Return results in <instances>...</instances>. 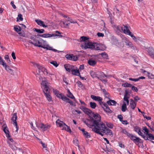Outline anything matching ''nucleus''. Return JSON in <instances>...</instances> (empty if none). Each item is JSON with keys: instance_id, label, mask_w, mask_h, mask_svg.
Masks as SVG:
<instances>
[{"instance_id": "nucleus-1", "label": "nucleus", "mask_w": 154, "mask_h": 154, "mask_svg": "<svg viewBox=\"0 0 154 154\" xmlns=\"http://www.w3.org/2000/svg\"><path fill=\"white\" fill-rule=\"evenodd\" d=\"M91 120L92 124H90L89 119L85 120L83 122L88 127L91 128L94 132L101 136L103 135V133L110 136L112 135V131L107 128L105 124L101 121V119H94V118H91Z\"/></svg>"}, {"instance_id": "nucleus-2", "label": "nucleus", "mask_w": 154, "mask_h": 154, "mask_svg": "<svg viewBox=\"0 0 154 154\" xmlns=\"http://www.w3.org/2000/svg\"><path fill=\"white\" fill-rule=\"evenodd\" d=\"M41 84L42 88L43 90V92L47 99L49 101H51L52 97L50 94L49 91H48L49 86L48 82L45 78H44L42 80Z\"/></svg>"}, {"instance_id": "nucleus-3", "label": "nucleus", "mask_w": 154, "mask_h": 154, "mask_svg": "<svg viewBox=\"0 0 154 154\" xmlns=\"http://www.w3.org/2000/svg\"><path fill=\"white\" fill-rule=\"evenodd\" d=\"M32 63L33 65L35 67H37L38 69V72H36L37 74H35L36 79L38 81H41L43 79L42 77L39 74L40 71L42 72L45 74L46 73L47 75L48 73L47 71V70L44 67L40 66L38 63Z\"/></svg>"}, {"instance_id": "nucleus-4", "label": "nucleus", "mask_w": 154, "mask_h": 154, "mask_svg": "<svg viewBox=\"0 0 154 154\" xmlns=\"http://www.w3.org/2000/svg\"><path fill=\"white\" fill-rule=\"evenodd\" d=\"M83 112L86 114L88 115L90 118H94V119L97 118L98 119H101V117L100 115L98 113L94 114L91 109L86 108Z\"/></svg>"}, {"instance_id": "nucleus-5", "label": "nucleus", "mask_w": 154, "mask_h": 154, "mask_svg": "<svg viewBox=\"0 0 154 154\" xmlns=\"http://www.w3.org/2000/svg\"><path fill=\"white\" fill-rule=\"evenodd\" d=\"M94 43H92L88 41L84 42L81 45V47L85 49L90 48L94 50Z\"/></svg>"}, {"instance_id": "nucleus-6", "label": "nucleus", "mask_w": 154, "mask_h": 154, "mask_svg": "<svg viewBox=\"0 0 154 154\" xmlns=\"http://www.w3.org/2000/svg\"><path fill=\"white\" fill-rule=\"evenodd\" d=\"M94 50H100L103 51L106 49V47L105 45L101 44H98L97 43H94Z\"/></svg>"}, {"instance_id": "nucleus-7", "label": "nucleus", "mask_w": 154, "mask_h": 154, "mask_svg": "<svg viewBox=\"0 0 154 154\" xmlns=\"http://www.w3.org/2000/svg\"><path fill=\"white\" fill-rule=\"evenodd\" d=\"M38 38H39L36 35L31 36L30 38L31 40H29V42L36 46Z\"/></svg>"}, {"instance_id": "nucleus-8", "label": "nucleus", "mask_w": 154, "mask_h": 154, "mask_svg": "<svg viewBox=\"0 0 154 154\" xmlns=\"http://www.w3.org/2000/svg\"><path fill=\"white\" fill-rule=\"evenodd\" d=\"M134 131L140 135L145 140H147L148 139L146 136H144V134L141 132L140 128L138 126H136L134 127Z\"/></svg>"}, {"instance_id": "nucleus-9", "label": "nucleus", "mask_w": 154, "mask_h": 154, "mask_svg": "<svg viewBox=\"0 0 154 154\" xmlns=\"http://www.w3.org/2000/svg\"><path fill=\"white\" fill-rule=\"evenodd\" d=\"M17 118V116L16 113H14L12 117L11 118V120L13 122V124L15 126L16 130L15 131L17 133V131L18 130V126L17 125V123L16 122V119Z\"/></svg>"}, {"instance_id": "nucleus-10", "label": "nucleus", "mask_w": 154, "mask_h": 154, "mask_svg": "<svg viewBox=\"0 0 154 154\" xmlns=\"http://www.w3.org/2000/svg\"><path fill=\"white\" fill-rule=\"evenodd\" d=\"M101 106L106 113H110L112 112V111L106 103L103 102H101Z\"/></svg>"}, {"instance_id": "nucleus-11", "label": "nucleus", "mask_w": 154, "mask_h": 154, "mask_svg": "<svg viewBox=\"0 0 154 154\" xmlns=\"http://www.w3.org/2000/svg\"><path fill=\"white\" fill-rule=\"evenodd\" d=\"M36 126L38 128L42 129L43 131H45L50 127V126L48 125H44L43 123L36 124Z\"/></svg>"}, {"instance_id": "nucleus-12", "label": "nucleus", "mask_w": 154, "mask_h": 154, "mask_svg": "<svg viewBox=\"0 0 154 154\" xmlns=\"http://www.w3.org/2000/svg\"><path fill=\"white\" fill-rule=\"evenodd\" d=\"M46 41L41 38H39L36 46L43 48L45 44H46Z\"/></svg>"}, {"instance_id": "nucleus-13", "label": "nucleus", "mask_w": 154, "mask_h": 154, "mask_svg": "<svg viewBox=\"0 0 154 154\" xmlns=\"http://www.w3.org/2000/svg\"><path fill=\"white\" fill-rule=\"evenodd\" d=\"M90 97L93 100L99 102L100 105L102 104L101 102H102V98L99 96H96L94 95H91Z\"/></svg>"}, {"instance_id": "nucleus-14", "label": "nucleus", "mask_w": 154, "mask_h": 154, "mask_svg": "<svg viewBox=\"0 0 154 154\" xmlns=\"http://www.w3.org/2000/svg\"><path fill=\"white\" fill-rule=\"evenodd\" d=\"M78 128L79 130L82 131V133L83 136L86 138H89L91 137V135L87 131H85L84 128L81 129L80 127H79Z\"/></svg>"}, {"instance_id": "nucleus-15", "label": "nucleus", "mask_w": 154, "mask_h": 154, "mask_svg": "<svg viewBox=\"0 0 154 154\" xmlns=\"http://www.w3.org/2000/svg\"><path fill=\"white\" fill-rule=\"evenodd\" d=\"M43 48L47 50H52L55 52H59V51L57 50L56 49L53 48L52 47L48 45H47L46 43V44H45Z\"/></svg>"}, {"instance_id": "nucleus-16", "label": "nucleus", "mask_w": 154, "mask_h": 154, "mask_svg": "<svg viewBox=\"0 0 154 154\" xmlns=\"http://www.w3.org/2000/svg\"><path fill=\"white\" fill-rule=\"evenodd\" d=\"M128 92L126 91H125V94L124 96V97L123 98L124 102H126L127 103V105H128L129 103V100L128 99L129 98V97L128 96Z\"/></svg>"}, {"instance_id": "nucleus-17", "label": "nucleus", "mask_w": 154, "mask_h": 154, "mask_svg": "<svg viewBox=\"0 0 154 154\" xmlns=\"http://www.w3.org/2000/svg\"><path fill=\"white\" fill-rule=\"evenodd\" d=\"M148 52L149 56L154 59V49L152 48H149L148 49Z\"/></svg>"}, {"instance_id": "nucleus-18", "label": "nucleus", "mask_w": 154, "mask_h": 154, "mask_svg": "<svg viewBox=\"0 0 154 154\" xmlns=\"http://www.w3.org/2000/svg\"><path fill=\"white\" fill-rule=\"evenodd\" d=\"M64 67L66 71L70 72L71 71L74 66L69 64H65L64 65Z\"/></svg>"}, {"instance_id": "nucleus-19", "label": "nucleus", "mask_w": 154, "mask_h": 154, "mask_svg": "<svg viewBox=\"0 0 154 154\" xmlns=\"http://www.w3.org/2000/svg\"><path fill=\"white\" fill-rule=\"evenodd\" d=\"M35 22L37 24L39 25L40 26H42L43 27H47L48 26L46 25L45 24L44 22L40 20L36 19L35 20Z\"/></svg>"}, {"instance_id": "nucleus-20", "label": "nucleus", "mask_w": 154, "mask_h": 154, "mask_svg": "<svg viewBox=\"0 0 154 154\" xmlns=\"http://www.w3.org/2000/svg\"><path fill=\"white\" fill-rule=\"evenodd\" d=\"M4 67H5V69L11 75H14V72L13 70L9 66L7 65H5Z\"/></svg>"}, {"instance_id": "nucleus-21", "label": "nucleus", "mask_w": 154, "mask_h": 154, "mask_svg": "<svg viewBox=\"0 0 154 154\" xmlns=\"http://www.w3.org/2000/svg\"><path fill=\"white\" fill-rule=\"evenodd\" d=\"M130 106L131 109H132L133 110L134 109L135 107L136 106V103L135 102V101L133 100L132 99H130Z\"/></svg>"}, {"instance_id": "nucleus-22", "label": "nucleus", "mask_w": 154, "mask_h": 154, "mask_svg": "<svg viewBox=\"0 0 154 154\" xmlns=\"http://www.w3.org/2000/svg\"><path fill=\"white\" fill-rule=\"evenodd\" d=\"M129 27H128L127 25H123V27H121V29L123 31V32L125 34H127L128 31H129Z\"/></svg>"}, {"instance_id": "nucleus-23", "label": "nucleus", "mask_w": 154, "mask_h": 154, "mask_svg": "<svg viewBox=\"0 0 154 154\" xmlns=\"http://www.w3.org/2000/svg\"><path fill=\"white\" fill-rule=\"evenodd\" d=\"M59 35L56 34H48L45 33L43 34V38H50L52 37H54L56 36H58Z\"/></svg>"}, {"instance_id": "nucleus-24", "label": "nucleus", "mask_w": 154, "mask_h": 154, "mask_svg": "<svg viewBox=\"0 0 154 154\" xmlns=\"http://www.w3.org/2000/svg\"><path fill=\"white\" fill-rule=\"evenodd\" d=\"M71 72H72V73L73 75L79 76L80 75L79 70L75 69L74 67L73 68Z\"/></svg>"}, {"instance_id": "nucleus-25", "label": "nucleus", "mask_w": 154, "mask_h": 154, "mask_svg": "<svg viewBox=\"0 0 154 154\" xmlns=\"http://www.w3.org/2000/svg\"><path fill=\"white\" fill-rule=\"evenodd\" d=\"M3 127L4 128L3 129V131L6 134L7 137H10V136L9 133V131L7 127V126H4V125H3Z\"/></svg>"}, {"instance_id": "nucleus-26", "label": "nucleus", "mask_w": 154, "mask_h": 154, "mask_svg": "<svg viewBox=\"0 0 154 154\" xmlns=\"http://www.w3.org/2000/svg\"><path fill=\"white\" fill-rule=\"evenodd\" d=\"M71 19L69 17H68L65 20L63 21V24L66 26H68L70 24L69 22H70V20Z\"/></svg>"}, {"instance_id": "nucleus-27", "label": "nucleus", "mask_w": 154, "mask_h": 154, "mask_svg": "<svg viewBox=\"0 0 154 154\" xmlns=\"http://www.w3.org/2000/svg\"><path fill=\"white\" fill-rule=\"evenodd\" d=\"M88 63L90 65L94 66L96 64L97 62L92 59H90L88 60Z\"/></svg>"}, {"instance_id": "nucleus-28", "label": "nucleus", "mask_w": 154, "mask_h": 154, "mask_svg": "<svg viewBox=\"0 0 154 154\" xmlns=\"http://www.w3.org/2000/svg\"><path fill=\"white\" fill-rule=\"evenodd\" d=\"M125 43L127 45H128L129 47L131 48H134V47L133 45L131 42H130L128 40L126 39L125 42Z\"/></svg>"}, {"instance_id": "nucleus-29", "label": "nucleus", "mask_w": 154, "mask_h": 154, "mask_svg": "<svg viewBox=\"0 0 154 154\" xmlns=\"http://www.w3.org/2000/svg\"><path fill=\"white\" fill-rule=\"evenodd\" d=\"M121 132L122 134L126 135L127 136L129 137L130 136L131 134L129 133L125 129L122 128L121 131Z\"/></svg>"}, {"instance_id": "nucleus-30", "label": "nucleus", "mask_w": 154, "mask_h": 154, "mask_svg": "<svg viewBox=\"0 0 154 154\" xmlns=\"http://www.w3.org/2000/svg\"><path fill=\"white\" fill-rule=\"evenodd\" d=\"M106 103L109 105H116V102L114 100H110L107 101Z\"/></svg>"}, {"instance_id": "nucleus-31", "label": "nucleus", "mask_w": 154, "mask_h": 154, "mask_svg": "<svg viewBox=\"0 0 154 154\" xmlns=\"http://www.w3.org/2000/svg\"><path fill=\"white\" fill-rule=\"evenodd\" d=\"M34 31H35L39 33H43L45 32L44 29H39L35 28H34L33 29Z\"/></svg>"}, {"instance_id": "nucleus-32", "label": "nucleus", "mask_w": 154, "mask_h": 154, "mask_svg": "<svg viewBox=\"0 0 154 154\" xmlns=\"http://www.w3.org/2000/svg\"><path fill=\"white\" fill-rule=\"evenodd\" d=\"M56 123L57 125H58L60 127L62 126L63 127V122L60 121L59 119H58L56 122Z\"/></svg>"}, {"instance_id": "nucleus-33", "label": "nucleus", "mask_w": 154, "mask_h": 154, "mask_svg": "<svg viewBox=\"0 0 154 154\" xmlns=\"http://www.w3.org/2000/svg\"><path fill=\"white\" fill-rule=\"evenodd\" d=\"M62 129H65L68 132H70L71 130L69 127H68L65 123H63V127Z\"/></svg>"}, {"instance_id": "nucleus-34", "label": "nucleus", "mask_w": 154, "mask_h": 154, "mask_svg": "<svg viewBox=\"0 0 154 154\" xmlns=\"http://www.w3.org/2000/svg\"><path fill=\"white\" fill-rule=\"evenodd\" d=\"M102 91H103V92L105 97L109 99V93H108V92H106V90L105 89H102Z\"/></svg>"}, {"instance_id": "nucleus-35", "label": "nucleus", "mask_w": 154, "mask_h": 154, "mask_svg": "<svg viewBox=\"0 0 154 154\" xmlns=\"http://www.w3.org/2000/svg\"><path fill=\"white\" fill-rule=\"evenodd\" d=\"M68 94H67V96L73 99H75V97L70 92L69 89L67 90Z\"/></svg>"}, {"instance_id": "nucleus-36", "label": "nucleus", "mask_w": 154, "mask_h": 154, "mask_svg": "<svg viewBox=\"0 0 154 154\" xmlns=\"http://www.w3.org/2000/svg\"><path fill=\"white\" fill-rule=\"evenodd\" d=\"M127 109L126 104L124 102L123 103L122 106V110L123 112H125Z\"/></svg>"}, {"instance_id": "nucleus-37", "label": "nucleus", "mask_w": 154, "mask_h": 154, "mask_svg": "<svg viewBox=\"0 0 154 154\" xmlns=\"http://www.w3.org/2000/svg\"><path fill=\"white\" fill-rule=\"evenodd\" d=\"M144 136L147 137L148 139L147 140H148V138L151 140H154V136L151 134L148 133V134H147V135H144Z\"/></svg>"}, {"instance_id": "nucleus-38", "label": "nucleus", "mask_w": 154, "mask_h": 154, "mask_svg": "<svg viewBox=\"0 0 154 154\" xmlns=\"http://www.w3.org/2000/svg\"><path fill=\"white\" fill-rule=\"evenodd\" d=\"M90 106L91 108L94 109L97 106V104L94 102H90Z\"/></svg>"}, {"instance_id": "nucleus-39", "label": "nucleus", "mask_w": 154, "mask_h": 154, "mask_svg": "<svg viewBox=\"0 0 154 154\" xmlns=\"http://www.w3.org/2000/svg\"><path fill=\"white\" fill-rule=\"evenodd\" d=\"M14 29L15 31H16L17 32H20L21 30V28L20 27L18 26H14Z\"/></svg>"}, {"instance_id": "nucleus-40", "label": "nucleus", "mask_w": 154, "mask_h": 154, "mask_svg": "<svg viewBox=\"0 0 154 154\" xmlns=\"http://www.w3.org/2000/svg\"><path fill=\"white\" fill-rule=\"evenodd\" d=\"M56 96L59 98L61 99L62 100H63V99L65 96L62 95L61 93H59L56 95Z\"/></svg>"}, {"instance_id": "nucleus-41", "label": "nucleus", "mask_w": 154, "mask_h": 154, "mask_svg": "<svg viewBox=\"0 0 154 154\" xmlns=\"http://www.w3.org/2000/svg\"><path fill=\"white\" fill-rule=\"evenodd\" d=\"M17 21H18L19 20L20 21H22L23 20V18L22 17V15L21 14H19L18 15V17L17 18Z\"/></svg>"}, {"instance_id": "nucleus-42", "label": "nucleus", "mask_w": 154, "mask_h": 154, "mask_svg": "<svg viewBox=\"0 0 154 154\" xmlns=\"http://www.w3.org/2000/svg\"><path fill=\"white\" fill-rule=\"evenodd\" d=\"M73 54H67L66 55L65 57L68 60H72Z\"/></svg>"}, {"instance_id": "nucleus-43", "label": "nucleus", "mask_w": 154, "mask_h": 154, "mask_svg": "<svg viewBox=\"0 0 154 154\" xmlns=\"http://www.w3.org/2000/svg\"><path fill=\"white\" fill-rule=\"evenodd\" d=\"M88 39V38L84 36H81L80 38V39L81 41H84V42L87 41Z\"/></svg>"}, {"instance_id": "nucleus-44", "label": "nucleus", "mask_w": 154, "mask_h": 154, "mask_svg": "<svg viewBox=\"0 0 154 154\" xmlns=\"http://www.w3.org/2000/svg\"><path fill=\"white\" fill-rule=\"evenodd\" d=\"M90 74L91 76L93 78H94L97 77L96 72H94L93 71H91L90 72Z\"/></svg>"}, {"instance_id": "nucleus-45", "label": "nucleus", "mask_w": 154, "mask_h": 154, "mask_svg": "<svg viewBox=\"0 0 154 154\" xmlns=\"http://www.w3.org/2000/svg\"><path fill=\"white\" fill-rule=\"evenodd\" d=\"M122 86L124 87H131L132 86V85L126 82L123 83L122 84Z\"/></svg>"}, {"instance_id": "nucleus-46", "label": "nucleus", "mask_w": 154, "mask_h": 154, "mask_svg": "<svg viewBox=\"0 0 154 154\" xmlns=\"http://www.w3.org/2000/svg\"><path fill=\"white\" fill-rule=\"evenodd\" d=\"M143 130L144 131L145 133V135H147V134L149 133V130L146 127H143Z\"/></svg>"}, {"instance_id": "nucleus-47", "label": "nucleus", "mask_w": 154, "mask_h": 154, "mask_svg": "<svg viewBox=\"0 0 154 154\" xmlns=\"http://www.w3.org/2000/svg\"><path fill=\"white\" fill-rule=\"evenodd\" d=\"M0 64L2 65L3 66V67H4L5 65H6L5 62L2 59H1V60H0Z\"/></svg>"}, {"instance_id": "nucleus-48", "label": "nucleus", "mask_w": 154, "mask_h": 154, "mask_svg": "<svg viewBox=\"0 0 154 154\" xmlns=\"http://www.w3.org/2000/svg\"><path fill=\"white\" fill-rule=\"evenodd\" d=\"M141 139L139 138V137H137L134 139H133V142L135 143H139L140 142V140Z\"/></svg>"}, {"instance_id": "nucleus-49", "label": "nucleus", "mask_w": 154, "mask_h": 154, "mask_svg": "<svg viewBox=\"0 0 154 154\" xmlns=\"http://www.w3.org/2000/svg\"><path fill=\"white\" fill-rule=\"evenodd\" d=\"M101 56L104 58H107L108 57L107 54L105 52H104L103 53H102L101 54Z\"/></svg>"}, {"instance_id": "nucleus-50", "label": "nucleus", "mask_w": 154, "mask_h": 154, "mask_svg": "<svg viewBox=\"0 0 154 154\" xmlns=\"http://www.w3.org/2000/svg\"><path fill=\"white\" fill-rule=\"evenodd\" d=\"M50 63L53 64L56 67H57L58 66V64L57 63L56 61H52L50 62Z\"/></svg>"}, {"instance_id": "nucleus-51", "label": "nucleus", "mask_w": 154, "mask_h": 154, "mask_svg": "<svg viewBox=\"0 0 154 154\" xmlns=\"http://www.w3.org/2000/svg\"><path fill=\"white\" fill-rule=\"evenodd\" d=\"M106 125L109 128H113V125L112 123H107Z\"/></svg>"}, {"instance_id": "nucleus-52", "label": "nucleus", "mask_w": 154, "mask_h": 154, "mask_svg": "<svg viewBox=\"0 0 154 154\" xmlns=\"http://www.w3.org/2000/svg\"><path fill=\"white\" fill-rule=\"evenodd\" d=\"M131 88L132 90L134 91L137 92L138 91V89L136 87L132 85V86H131Z\"/></svg>"}, {"instance_id": "nucleus-53", "label": "nucleus", "mask_w": 154, "mask_h": 154, "mask_svg": "<svg viewBox=\"0 0 154 154\" xmlns=\"http://www.w3.org/2000/svg\"><path fill=\"white\" fill-rule=\"evenodd\" d=\"M79 88H82L83 86L82 83L80 81H78L76 82Z\"/></svg>"}, {"instance_id": "nucleus-54", "label": "nucleus", "mask_w": 154, "mask_h": 154, "mask_svg": "<svg viewBox=\"0 0 154 154\" xmlns=\"http://www.w3.org/2000/svg\"><path fill=\"white\" fill-rule=\"evenodd\" d=\"M63 99V101H66L67 103H69V102H70L71 100H70L69 99L65 97H64Z\"/></svg>"}, {"instance_id": "nucleus-55", "label": "nucleus", "mask_w": 154, "mask_h": 154, "mask_svg": "<svg viewBox=\"0 0 154 154\" xmlns=\"http://www.w3.org/2000/svg\"><path fill=\"white\" fill-rule=\"evenodd\" d=\"M73 141L74 144H75L76 146H78L79 141L78 140L76 139H75L73 140Z\"/></svg>"}, {"instance_id": "nucleus-56", "label": "nucleus", "mask_w": 154, "mask_h": 154, "mask_svg": "<svg viewBox=\"0 0 154 154\" xmlns=\"http://www.w3.org/2000/svg\"><path fill=\"white\" fill-rule=\"evenodd\" d=\"M72 57V60L76 61L78 59V57L76 55H74L73 54Z\"/></svg>"}, {"instance_id": "nucleus-57", "label": "nucleus", "mask_w": 154, "mask_h": 154, "mask_svg": "<svg viewBox=\"0 0 154 154\" xmlns=\"http://www.w3.org/2000/svg\"><path fill=\"white\" fill-rule=\"evenodd\" d=\"M150 129L152 131H154V123H152L151 124L150 126H149Z\"/></svg>"}, {"instance_id": "nucleus-58", "label": "nucleus", "mask_w": 154, "mask_h": 154, "mask_svg": "<svg viewBox=\"0 0 154 154\" xmlns=\"http://www.w3.org/2000/svg\"><path fill=\"white\" fill-rule=\"evenodd\" d=\"M117 117L121 122L122 121L123 117L122 115H118Z\"/></svg>"}, {"instance_id": "nucleus-59", "label": "nucleus", "mask_w": 154, "mask_h": 154, "mask_svg": "<svg viewBox=\"0 0 154 154\" xmlns=\"http://www.w3.org/2000/svg\"><path fill=\"white\" fill-rule=\"evenodd\" d=\"M128 33L126 34L127 35H130L131 37L133 38L134 36V35L130 31H128Z\"/></svg>"}, {"instance_id": "nucleus-60", "label": "nucleus", "mask_w": 154, "mask_h": 154, "mask_svg": "<svg viewBox=\"0 0 154 154\" xmlns=\"http://www.w3.org/2000/svg\"><path fill=\"white\" fill-rule=\"evenodd\" d=\"M97 35L98 37H103L104 36V35L103 33L100 32H98L97 34Z\"/></svg>"}, {"instance_id": "nucleus-61", "label": "nucleus", "mask_w": 154, "mask_h": 154, "mask_svg": "<svg viewBox=\"0 0 154 154\" xmlns=\"http://www.w3.org/2000/svg\"><path fill=\"white\" fill-rule=\"evenodd\" d=\"M130 137L131 140L133 141V139H135V138H136L137 137L134 136L132 134H131V136L130 137Z\"/></svg>"}, {"instance_id": "nucleus-62", "label": "nucleus", "mask_w": 154, "mask_h": 154, "mask_svg": "<svg viewBox=\"0 0 154 154\" xmlns=\"http://www.w3.org/2000/svg\"><path fill=\"white\" fill-rule=\"evenodd\" d=\"M129 79L130 80L132 81H134V82H137V81H138V78H136V79H133V78H129Z\"/></svg>"}, {"instance_id": "nucleus-63", "label": "nucleus", "mask_w": 154, "mask_h": 154, "mask_svg": "<svg viewBox=\"0 0 154 154\" xmlns=\"http://www.w3.org/2000/svg\"><path fill=\"white\" fill-rule=\"evenodd\" d=\"M53 91L54 93L56 95L59 93V91L56 89H53Z\"/></svg>"}, {"instance_id": "nucleus-64", "label": "nucleus", "mask_w": 154, "mask_h": 154, "mask_svg": "<svg viewBox=\"0 0 154 154\" xmlns=\"http://www.w3.org/2000/svg\"><path fill=\"white\" fill-rule=\"evenodd\" d=\"M143 116L144 118H146L147 120H150L151 119V118L149 116H147L146 115L143 114Z\"/></svg>"}]
</instances>
